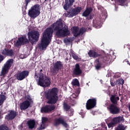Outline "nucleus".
<instances>
[{
	"instance_id": "bb28decb",
	"label": "nucleus",
	"mask_w": 130,
	"mask_h": 130,
	"mask_svg": "<svg viewBox=\"0 0 130 130\" xmlns=\"http://www.w3.org/2000/svg\"><path fill=\"white\" fill-rule=\"evenodd\" d=\"M103 62L105 63H107L109 60H110V56L107 55L102 58Z\"/></svg>"
},
{
	"instance_id": "ddd939ff",
	"label": "nucleus",
	"mask_w": 130,
	"mask_h": 130,
	"mask_svg": "<svg viewBox=\"0 0 130 130\" xmlns=\"http://www.w3.org/2000/svg\"><path fill=\"white\" fill-rule=\"evenodd\" d=\"M28 76H29V71H23L16 74V79L18 81H23V80L26 79Z\"/></svg>"
},
{
	"instance_id": "58836bf2",
	"label": "nucleus",
	"mask_w": 130,
	"mask_h": 130,
	"mask_svg": "<svg viewBox=\"0 0 130 130\" xmlns=\"http://www.w3.org/2000/svg\"><path fill=\"white\" fill-rule=\"evenodd\" d=\"M45 128V124H43V123H42V124L40 125V127L38 129L41 130V129H44Z\"/></svg>"
},
{
	"instance_id": "cd10ccee",
	"label": "nucleus",
	"mask_w": 130,
	"mask_h": 130,
	"mask_svg": "<svg viewBox=\"0 0 130 130\" xmlns=\"http://www.w3.org/2000/svg\"><path fill=\"white\" fill-rule=\"evenodd\" d=\"M72 84L73 86H77V87H80V82H79V80L77 79H73L72 82Z\"/></svg>"
},
{
	"instance_id": "c9c22d12",
	"label": "nucleus",
	"mask_w": 130,
	"mask_h": 130,
	"mask_svg": "<svg viewBox=\"0 0 130 130\" xmlns=\"http://www.w3.org/2000/svg\"><path fill=\"white\" fill-rule=\"evenodd\" d=\"M32 0H25V6L24 7L25 10L27 9V7L28 6V4L29 3H31Z\"/></svg>"
},
{
	"instance_id": "f8f14e48",
	"label": "nucleus",
	"mask_w": 130,
	"mask_h": 130,
	"mask_svg": "<svg viewBox=\"0 0 130 130\" xmlns=\"http://www.w3.org/2000/svg\"><path fill=\"white\" fill-rule=\"evenodd\" d=\"M18 115V112L15 110H10L8 111V113L5 116V119L7 120H13Z\"/></svg>"
},
{
	"instance_id": "4be33fe9",
	"label": "nucleus",
	"mask_w": 130,
	"mask_h": 130,
	"mask_svg": "<svg viewBox=\"0 0 130 130\" xmlns=\"http://www.w3.org/2000/svg\"><path fill=\"white\" fill-rule=\"evenodd\" d=\"M92 12H93V9L91 7H87L82 13V16L83 17H88V16H90Z\"/></svg>"
},
{
	"instance_id": "1a4fd4ad",
	"label": "nucleus",
	"mask_w": 130,
	"mask_h": 130,
	"mask_svg": "<svg viewBox=\"0 0 130 130\" xmlns=\"http://www.w3.org/2000/svg\"><path fill=\"white\" fill-rule=\"evenodd\" d=\"M97 104V100L95 98L89 99L86 103V108L87 110H90L94 108Z\"/></svg>"
},
{
	"instance_id": "2f4dec72",
	"label": "nucleus",
	"mask_w": 130,
	"mask_h": 130,
	"mask_svg": "<svg viewBox=\"0 0 130 130\" xmlns=\"http://www.w3.org/2000/svg\"><path fill=\"white\" fill-rule=\"evenodd\" d=\"M47 121H48V118L44 117L42 118V123H43V124H46Z\"/></svg>"
},
{
	"instance_id": "9b49d317",
	"label": "nucleus",
	"mask_w": 130,
	"mask_h": 130,
	"mask_svg": "<svg viewBox=\"0 0 130 130\" xmlns=\"http://www.w3.org/2000/svg\"><path fill=\"white\" fill-rule=\"evenodd\" d=\"M60 124H62V125H63V126L66 128H67V127L69 126V124H68L67 122H66V121H64V120L61 117L55 119L54 120L53 125H54V126H58V125Z\"/></svg>"
},
{
	"instance_id": "4468645a",
	"label": "nucleus",
	"mask_w": 130,
	"mask_h": 130,
	"mask_svg": "<svg viewBox=\"0 0 130 130\" xmlns=\"http://www.w3.org/2000/svg\"><path fill=\"white\" fill-rule=\"evenodd\" d=\"M54 109H55V105L51 106L50 105H47L42 107L41 111L42 113H48V112L53 111Z\"/></svg>"
},
{
	"instance_id": "aec40b11",
	"label": "nucleus",
	"mask_w": 130,
	"mask_h": 130,
	"mask_svg": "<svg viewBox=\"0 0 130 130\" xmlns=\"http://www.w3.org/2000/svg\"><path fill=\"white\" fill-rule=\"evenodd\" d=\"M27 124L29 129H33L36 125V122L35 119H30L27 121Z\"/></svg>"
},
{
	"instance_id": "37998d69",
	"label": "nucleus",
	"mask_w": 130,
	"mask_h": 130,
	"mask_svg": "<svg viewBox=\"0 0 130 130\" xmlns=\"http://www.w3.org/2000/svg\"><path fill=\"white\" fill-rule=\"evenodd\" d=\"M92 19H93V16L91 15H90L88 20H92Z\"/></svg>"
},
{
	"instance_id": "423d86ee",
	"label": "nucleus",
	"mask_w": 130,
	"mask_h": 130,
	"mask_svg": "<svg viewBox=\"0 0 130 130\" xmlns=\"http://www.w3.org/2000/svg\"><path fill=\"white\" fill-rule=\"evenodd\" d=\"M13 63H14V59H9L6 61L2 68L1 73L0 74L1 77H4L7 74H8L10 69L12 66H13Z\"/></svg>"
},
{
	"instance_id": "473e14b6",
	"label": "nucleus",
	"mask_w": 130,
	"mask_h": 130,
	"mask_svg": "<svg viewBox=\"0 0 130 130\" xmlns=\"http://www.w3.org/2000/svg\"><path fill=\"white\" fill-rule=\"evenodd\" d=\"M72 38H66L64 40V43H70L72 42Z\"/></svg>"
},
{
	"instance_id": "39448f33",
	"label": "nucleus",
	"mask_w": 130,
	"mask_h": 130,
	"mask_svg": "<svg viewBox=\"0 0 130 130\" xmlns=\"http://www.w3.org/2000/svg\"><path fill=\"white\" fill-rule=\"evenodd\" d=\"M28 15L31 19H35L40 15V5H35L28 10Z\"/></svg>"
},
{
	"instance_id": "e433bc0d",
	"label": "nucleus",
	"mask_w": 130,
	"mask_h": 130,
	"mask_svg": "<svg viewBox=\"0 0 130 130\" xmlns=\"http://www.w3.org/2000/svg\"><path fill=\"white\" fill-rule=\"evenodd\" d=\"M124 84V80L123 79H120L118 80L119 85H123Z\"/></svg>"
},
{
	"instance_id": "7ed1b4c3",
	"label": "nucleus",
	"mask_w": 130,
	"mask_h": 130,
	"mask_svg": "<svg viewBox=\"0 0 130 130\" xmlns=\"http://www.w3.org/2000/svg\"><path fill=\"white\" fill-rule=\"evenodd\" d=\"M45 97L48 104H56L58 101V88L53 87L45 92Z\"/></svg>"
},
{
	"instance_id": "72a5a7b5",
	"label": "nucleus",
	"mask_w": 130,
	"mask_h": 130,
	"mask_svg": "<svg viewBox=\"0 0 130 130\" xmlns=\"http://www.w3.org/2000/svg\"><path fill=\"white\" fill-rule=\"evenodd\" d=\"M72 56L74 59H75V60H78V59H79V56L75 53H72Z\"/></svg>"
},
{
	"instance_id": "5701e85b",
	"label": "nucleus",
	"mask_w": 130,
	"mask_h": 130,
	"mask_svg": "<svg viewBox=\"0 0 130 130\" xmlns=\"http://www.w3.org/2000/svg\"><path fill=\"white\" fill-rule=\"evenodd\" d=\"M112 121H113L115 124H117V123H120L123 121V117L118 116L115 117L113 119Z\"/></svg>"
},
{
	"instance_id": "c03bdc74",
	"label": "nucleus",
	"mask_w": 130,
	"mask_h": 130,
	"mask_svg": "<svg viewBox=\"0 0 130 130\" xmlns=\"http://www.w3.org/2000/svg\"><path fill=\"white\" fill-rule=\"evenodd\" d=\"M74 115V113L73 112H71V113L69 115V116H73Z\"/></svg>"
},
{
	"instance_id": "79ce46f5",
	"label": "nucleus",
	"mask_w": 130,
	"mask_h": 130,
	"mask_svg": "<svg viewBox=\"0 0 130 130\" xmlns=\"http://www.w3.org/2000/svg\"><path fill=\"white\" fill-rule=\"evenodd\" d=\"M110 84L112 87H114V86H115V83L113 82L111 80H110Z\"/></svg>"
},
{
	"instance_id": "20e7f679",
	"label": "nucleus",
	"mask_w": 130,
	"mask_h": 130,
	"mask_svg": "<svg viewBox=\"0 0 130 130\" xmlns=\"http://www.w3.org/2000/svg\"><path fill=\"white\" fill-rule=\"evenodd\" d=\"M42 69L40 71L39 77L37 75V73H35V79L38 82V85L41 86V87H44V88H46V87H49L50 86V78L47 76L44 77V75L41 72H42Z\"/></svg>"
},
{
	"instance_id": "6e6552de",
	"label": "nucleus",
	"mask_w": 130,
	"mask_h": 130,
	"mask_svg": "<svg viewBox=\"0 0 130 130\" xmlns=\"http://www.w3.org/2000/svg\"><path fill=\"white\" fill-rule=\"evenodd\" d=\"M81 11H82L81 7H77L75 8H72L70 9L67 11V13H65L66 17H68V18H73V17H75L77 16V15H79L80 13H81Z\"/></svg>"
},
{
	"instance_id": "a878e982",
	"label": "nucleus",
	"mask_w": 130,
	"mask_h": 130,
	"mask_svg": "<svg viewBox=\"0 0 130 130\" xmlns=\"http://www.w3.org/2000/svg\"><path fill=\"white\" fill-rule=\"evenodd\" d=\"M7 100V96L4 94H0V106L4 104V102Z\"/></svg>"
},
{
	"instance_id": "b1692460",
	"label": "nucleus",
	"mask_w": 130,
	"mask_h": 130,
	"mask_svg": "<svg viewBox=\"0 0 130 130\" xmlns=\"http://www.w3.org/2000/svg\"><path fill=\"white\" fill-rule=\"evenodd\" d=\"M79 26H73L72 27V34H73L75 37H78L79 36Z\"/></svg>"
},
{
	"instance_id": "393cba45",
	"label": "nucleus",
	"mask_w": 130,
	"mask_h": 130,
	"mask_svg": "<svg viewBox=\"0 0 130 130\" xmlns=\"http://www.w3.org/2000/svg\"><path fill=\"white\" fill-rule=\"evenodd\" d=\"M101 66H102V64L101 63V62H100L99 59H96L95 60V69L98 70H100V69H101Z\"/></svg>"
},
{
	"instance_id": "4c0bfd02",
	"label": "nucleus",
	"mask_w": 130,
	"mask_h": 130,
	"mask_svg": "<svg viewBox=\"0 0 130 130\" xmlns=\"http://www.w3.org/2000/svg\"><path fill=\"white\" fill-rule=\"evenodd\" d=\"M114 124H115L114 123V122L112 121V122L109 123L108 124V127L110 128V127H113V126H114Z\"/></svg>"
},
{
	"instance_id": "f704fd0d",
	"label": "nucleus",
	"mask_w": 130,
	"mask_h": 130,
	"mask_svg": "<svg viewBox=\"0 0 130 130\" xmlns=\"http://www.w3.org/2000/svg\"><path fill=\"white\" fill-rule=\"evenodd\" d=\"M25 99L27 100V101H29V102H32V98H31V96L29 95H27L25 96Z\"/></svg>"
},
{
	"instance_id": "a211bd4d",
	"label": "nucleus",
	"mask_w": 130,
	"mask_h": 130,
	"mask_svg": "<svg viewBox=\"0 0 130 130\" xmlns=\"http://www.w3.org/2000/svg\"><path fill=\"white\" fill-rule=\"evenodd\" d=\"M1 53L3 55H5L6 56H13V55H14L13 49H9L7 48L2 50Z\"/></svg>"
},
{
	"instance_id": "ea45409f",
	"label": "nucleus",
	"mask_w": 130,
	"mask_h": 130,
	"mask_svg": "<svg viewBox=\"0 0 130 130\" xmlns=\"http://www.w3.org/2000/svg\"><path fill=\"white\" fill-rule=\"evenodd\" d=\"M118 3L121 4V5H123L125 3V0H116Z\"/></svg>"
},
{
	"instance_id": "a18cd8bd",
	"label": "nucleus",
	"mask_w": 130,
	"mask_h": 130,
	"mask_svg": "<svg viewBox=\"0 0 130 130\" xmlns=\"http://www.w3.org/2000/svg\"><path fill=\"white\" fill-rule=\"evenodd\" d=\"M21 130H23V127H21Z\"/></svg>"
},
{
	"instance_id": "dca6fc26",
	"label": "nucleus",
	"mask_w": 130,
	"mask_h": 130,
	"mask_svg": "<svg viewBox=\"0 0 130 130\" xmlns=\"http://www.w3.org/2000/svg\"><path fill=\"white\" fill-rule=\"evenodd\" d=\"M30 105L31 103L28 100H25L20 104L19 107L20 110H26L30 107Z\"/></svg>"
},
{
	"instance_id": "7c9ffc66",
	"label": "nucleus",
	"mask_w": 130,
	"mask_h": 130,
	"mask_svg": "<svg viewBox=\"0 0 130 130\" xmlns=\"http://www.w3.org/2000/svg\"><path fill=\"white\" fill-rule=\"evenodd\" d=\"M63 108L66 111H69L71 109V106L68 105V104L64 103L63 104Z\"/></svg>"
},
{
	"instance_id": "412c9836",
	"label": "nucleus",
	"mask_w": 130,
	"mask_h": 130,
	"mask_svg": "<svg viewBox=\"0 0 130 130\" xmlns=\"http://www.w3.org/2000/svg\"><path fill=\"white\" fill-rule=\"evenodd\" d=\"M110 101L112 103L111 104L117 105V103H118V101H119V97L116 96L115 95H112L110 97Z\"/></svg>"
},
{
	"instance_id": "c756f323",
	"label": "nucleus",
	"mask_w": 130,
	"mask_h": 130,
	"mask_svg": "<svg viewBox=\"0 0 130 130\" xmlns=\"http://www.w3.org/2000/svg\"><path fill=\"white\" fill-rule=\"evenodd\" d=\"M85 32H86V29H85V28L84 27L81 28L79 29V31L78 32V36H80L81 35H83V34H84Z\"/></svg>"
},
{
	"instance_id": "a19ab883",
	"label": "nucleus",
	"mask_w": 130,
	"mask_h": 130,
	"mask_svg": "<svg viewBox=\"0 0 130 130\" xmlns=\"http://www.w3.org/2000/svg\"><path fill=\"white\" fill-rule=\"evenodd\" d=\"M4 59H5V57L3 55L0 54V63L4 60Z\"/></svg>"
},
{
	"instance_id": "f257e3e1",
	"label": "nucleus",
	"mask_w": 130,
	"mask_h": 130,
	"mask_svg": "<svg viewBox=\"0 0 130 130\" xmlns=\"http://www.w3.org/2000/svg\"><path fill=\"white\" fill-rule=\"evenodd\" d=\"M54 31L55 36L58 38H64L70 36L71 34L69 26L67 25L62 26V19L59 18L51 25V27H47L44 31L41 44L43 49L46 48V47L49 45Z\"/></svg>"
},
{
	"instance_id": "f03ea898",
	"label": "nucleus",
	"mask_w": 130,
	"mask_h": 130,
	"mask_svg": "<svg viewBox=\"0 0 130 130\" xmlns=\"http://www.w3.org/2000/svg\"><path fill=\"white\" fill-rule=\"evenodd\" d=\"M28 39L26 36L21 37L18 38L16 43L15 44V46L19 47L21 45H24V44H28L29 42L33 45V44H36L39 40V37H40V33L37 30L29 31L28 32Z\"/></svg>"
},
{
	"instance_id": "6ab92c4d",
	"label": "nucleus",
	"mask_w": 130,
	"mask_h": 130,
	"mask_svg": "<svg viewBox=\"0 0 130 130\" xmlns=\"http://www.w3.org/2000/svg\"><path fill=\"white\" fill-rule=\"evenodd\" d=\"M74 3H75V0H65L63 6L64 10L68 11V9L74 5Z\"/></svg>"
},
{
	"instance_id": "9d476101",
	"label": "nucleus",
	"mask_w": 130,
	"mask_h": 130,
	"mask_svg": "<svg viewBox=\"0 0 130 130\" xmlns=\"http://www.w3.org/2000/svg\"><path fill=\"white\" fill-rule=\"evenodd\" d=\"M117 105L111 104L109 105L108 109L111 114H118L120 112V108Z\"/></svg>"
},
{
	"instance_id": "c85d7f7f",
	"label": "nucleus",
	"mask_w": 130,
	"mask_h": 130,
	"mask_svg": "<svg viewBox=\"0 0 130 130\" xmlns=\"http://www.w3.org/2000/svg\"><path fill=\"white\" fill-rule=\"evenodd\" d=\"M126 129V126H124L123 124H119L117 128H116V130H125Z\"/></svg>"
},
{
	"instance_id": "f3484780",
	"label": "nucleus",
	"mask_w": 130,
	"mask_h": 130,
	"mask_svg": "<svg viewBox=\"0 0 130 130\" xmlns=\"http://www.w3.org/2000/svg\"><path fill=\"white\" fill-rule=\"evenodd\" d=\"M88 54L89 57H93V58H96V57L102 56V54L100 52H97L93 50H90L88 51Z\"/></svg>"
},
{
	"instance_id": "2eb2a0df",
	"label": "nucleus",
	"mask_w": 130,
	"mask_h": 130,
	"mask_svg": "<svg viewBox=\"0 0 130 130\" xmlns=\"http://www.w3.org/2000/svg\"><path fill=\"white\" fill-rule=\"evenodd\" d=\"M72 73L73 76H75V77H80V76L82 75L83 72L82 71V70H81L80 64H79V63H76L75 64Z\"/></svg>"
},
{
	"instance_id": "0eeeda50",
	"label": "nucleus",
	"mask_w": 130,
	"mask_h": 130,
	"mask_svg": "<svg viewBox=\"0 0 130 130\" xmlns=\"http://www.w3.org/2000/svg\"><path fill=\"white\" fill-rule=\"evenodd\" d=\"M63 68V65L61 61H57L53 64V66L50 68V73L52 76H56L58 72Z\"/></svg>"
},
{
	"instance_id": "49530a36",
	"label": "nucleus",
	"mask_w": 130,
	"mask_h": 130,
	"mask_svg": "<svg viewBox=\"0 0 130 130\" xmlns=\"http://www.w3.org/2000/svg\"><path fill=\"white\" fill-rule=\"evenodd\" d=\"M66 130H69V129H66Z\"/></svg>"
}]
</instances>
